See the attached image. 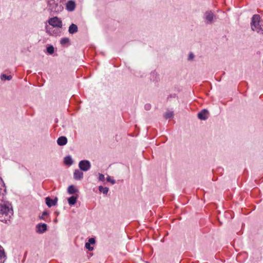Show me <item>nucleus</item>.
<instances>
[{"mask_svg":"<svg viewBox=\"0 0 263 263\" xmlns=\"http://www.w3.org/2000/svg\"><path fill=\"white\" fill-rule=\"evenodd\" d=\"M13 214L11 204L9 203L0 204V221L7 223L10 221Z\"/></svg>","mask_w":263,"mask_h":263,"instance_id":"f257e3e1","label":"nucleus"},{"mask_svg":"<svg viewBox=\"0 0 263 263\" xmlns=\"http://www.w3.org/2000/svg\"><path fill=\"white\" fill-rule=\"evenodd\" d=\"M260 18L259 15H254L252 18L251 26L253 31L263 34V20L260 21Z\"/></svg>","mask_w":263,"mask_h":263,"instance_id":"f03ea898","label":"nucleus"},{"mask_svg":"<svg viewBox=\"0 0 263 263\" xmlns=\"http://www.w3.org/2000/svg\"><path fill=\"white\" fill-rule=\"evenodd\" d=\"M55 0H49L48 1V9L52 12H58L61 11L63 7L62 5Z\"/></svg>","mask_w":263,"mask_h":263,"instance_id":"7ed1b4c3","label":"nucleus"},{"mask_svg":"<svg viewBox=\"0 0 263 263\" xmlns=\"http://www.w3.org/2000/svg\"><path fill=\"white\" fill-rule=\"evenodd\" d=\"M48 23L54 27L62 28V27L61 20L56 16L49 19Z\"/></svg>","mask_w":263,"mask_h":263,"instance_id":"20e7f679","label":"nucleus"},{"mask_svg":"<svg viewBox=\"0 0 263 263\" xmlns=\"http://www.w3.org/2000/svg\"><path fill=\"white\" fill-rule=\"evenodd\" d=\"M79 166L81 170L87 171L89 170L91 165L89 161L87 160H82L79 162Z\"/></svg>","mask_w":263,"mask_h":263,"instance_id":"39448f33","label":"nucleus"},{"mask_svg":"<svg viewBox=\"0 0 263 263\" xmlns=\"http://www.w3.org/2000/svg\"><path fill=\"white\" fill-rule=\"evenodd\" d=\"M36 232L39 233H43L47 230V224L45 223L38 224L36 226Z\"/></svg>","mask_w":263,"mask_h":263,"instance_id":"423d86ee","label":"nucleus"},{"mask_svg":"<svg viewBox=\"0 0 263 263\" xmlns=\"http://www.w3.org/2000/svg\"><path fill=\"white\" fill-rule=\"evenodd\" d=\"M58 201L57 198L52 200L50 197H48L46 198V203L48 207H51L52 206L55 205Z\"/></svg>","mask_w":263,"mask_h":263,"instance_id":"0eeeda50","label":"nucleus"},{"mask_svg":"<svg viewBox=\"0 0 263 263\" xmlns=\"http://www.w3.org/2000/svg\"><path fill=\"white\" fill-rule=\"evenodd\" d=\"M208 110L206 109H203L198 114V117L201 120H205L208 118Z\"/></svg>","mask_w":263,"mask_h":263,"instance_id":"6e6552de","label":"nucleus"},{"mask_svg":"<svg viewBox=\"0 0 263 263\" xmlns=\"http://www.w3.org/2000/svg\"><path fill=\"white\" fill-rule=\"evenodd\" d=\"M76 5L74 2L72 1H68L66 5V9L69 11H72L74 10Z\"/></svg>","mask_w":263,"mask_h":263,"instance_id":"1a4fd4ad","label":"nucleus"},{"mask_svg":"<svg viewBox=\"0 0 263 263\" xmlns=\"http://www.w3.org/2000/svg\"><path fill=\"white\" fill-rule=\"evenodd\" d=\"M83 177V173L79 170H77L75 171L73 174V177L76 180H80L82 179Z\"/></svg>","mask_w":263,"mask_h":263,"instance_id":"9d476101","label":"nucleus"},{"mask_svg":"<svg viewBox=\"0 0 263 263\" xmlns=\"http://www.w3.org/2000/svg\"><path fill=\"white\" fill-rule=\"evenodd\" d=\"M67 138L65 137H63V136L59 137L57 140L58 144L60 146L65 145L67 143Z\"/></svg>","mask_w":263,"mask_h":263,"instance_id":"9b49d317","label":"nucleus"},{"mask_svg":"<svg viewBox=\"0 0 263 263\" xmlns=\"http://www.w3.org/2000/svg\"><path fill=\"white\" fill-rule=\"evenodd\" d=\"M68 31L71 34H73L78 31V27L76 25L72 24L69 27Z\"/></svg>","mask_w":263,"mask_h":263,"instance_id":"f8f14e48","label":"nucleus"},{"mask_svg":"<svg viewBox=\"0 0 263 263\" xmlns=\"http://www.w3.org/2000/svg\"><path fill=\"white\" fill-rule=\"evenodd\" d=\"M67 191L69 194H73L77 192L78 190L73 185H71L68 187Z\"/></svg>","mask_w":263,"mask_h":263,"instance_id":"ddd939ff","label":"nucleus"},{"mask_svg":"<svg viewBox=\"0 0 263 263\" xmlns=\"http://www.w3.org/2000/svg\"><path fill=\"white\" fill-rule=\"evenodd\" d=\"M77 199V197L72 196L68 198V203L71 205H74L76 203Z\"/></svg>","mask_w":263,"mask_h":263,"instance_id":"4468645a","label":"nucleus"},{"mask_svg":"<svg viewBox=\"0 0 263 263\" xmlns=\"http://www.w3.org/2000/svg\"><path fill=\"white\" fill-rule=\"evenodd\" d=\"M206 19L209 22H211L213 18V14L211 12H206L205 13Z\"/></svg>","mask_w":263,"mask_h":263,"instance_id":"2eb2a0df","label":"nucleus"},{"mask_svg":"<svg viewBox=\"0 0 263 263\" xmlns=\"http://www.w3.org/2000/svg\"><path fill=\"white\" fill-rule=\"evenodd\" d=\"M64 162L67 165H71L72 163V160L70 156H67L64 159Z\"/></svg>","mask_w":263,"mask_h":263,"instance_id":"dca6fc26","label":"nucleus"},{"mask_svg":"<svg viewBox=\"0 0 263 263\" xmlns=\"http://www.w3.org/2000/svg\"><path fill=\"white\" fill-rule=\"evenodd\" d=\"M99 190L100 192L103 193L104 194H106L108 192V187H103L102 186H100L99 187Z\"/></svg>","mask_w":263,"mask_h":263,"instance_id":"f3484780","label":"nucleus"},{"mask_svg":"<svg viewBox=\"0 0 263 263\" xmlns=\"http://www.w3.org/2000/svg\"><path fill=\"white\" fill-rule=\"evenodd\" d=\"M5 253L3 248L0 246V259L5 257Z\"/></svg>","mask_w":263,"mask_h":263,"instance_id":"a211bd4d","label":"nucleus"},{"mask_svg":"<svg viewBox=\"0 0 263 263\" xmlns=\"http://www.w3.org/2000/svg\"><path fill=\"white\" fill-rule=\"evenodd\" d=\"M174 114L172 111L167 112L165 115V118L166 119L171 118L173 117Z\"/></svg>","mask_w":263,"mask_h":263,"instance_id":"6ab92c4d","label":"nucleus"},{"mask_svg":"<svg viewBox=\"0 0 263 263\" xmlns=\"http://www.w3.org/2000/svg\"><path fill=\"white\" fill-rule=\"evenodd\" d=\"M12 79L11 76H7L6 74H2L1 76V79L2 80H10Z\"/></svg>","mask_w":263,"mask_h":263,"instance_id":"aec40b11","label":"nucleus"},{"mask_svg":"<svg viewBox=\"0 0 263 263\" xmlns=\"http://www.w3.org/2000/svg\"><path fill=\"white\" fill-rule=\"evenodd\" d=\"M69 41V40L68 38H62L61 40L60 43L62 45H65L66 43H68Z\"/></svg>","mask_w":263,"mask_h":263,"instance_id":"412c9836","label":"nucleus"},{"mask_svg":"<svg viewBox=\"0 0 263 263\" xmlns=\"http://www.w3.org/2000/svg\"><path fill=\"white\" fill-rule=\"evenodd\" d=\"M47 51L49 54H52L54 52V48L53 46H49L47 47Z\"/></svg>","mask_w":263,"mask_h":263,"instance_id":"4be33fe9","label":"nucleus"},{"mask_svg":"<svg viewBox=\"0 0 263 263\" xmlns=\"http://www.w3.org/2000/svg\"><path fill=\"white\" fill-rule=\"evenodd\" d=\"M85 248L89 251H92L93 249V247L90 246V244L89 243V242H86Z\"/></svg>","mask_w":263,"mask_h":263,"instance_id":"5701e85b","label":"nucleus"},{"mask_svg":"<svg viewBox=\"0 0 263 263\" xmlns=\"http://www.w3.org/2000/svg\"><path fill=\"white\" fill-rule=\"evenodd\" d=\"M106 180L108 182H110L112 184H114L115 183V181L114 179H112L109 176L107 177L106 178Z\"/></svg>","mask_w":263,"mask_h":263,"instance_id":"b1692460","label":"nucleus"},{"mask_svg":"<svg viewBox=\"0 0 263 263\" xmlns=\"http://www.w3.org/2000/svg\"><path fill=\"white\" fill-rule=\"evenodd\" d=\"M47 215H48V213L47 212H46V211L43 212L41 216H40V219H44L45 216Z\"/></svg>","mask_w":263,"mask_h":263,"instance_id":"393cba45","label":"nucleus"},{"mask_svg":"<svg viewBox=\"0 0 263 263\" xmlns=\"http://www.w3.org/2000/svg\"><path fill=\"white\" fill-rule=\"evenodd\" d=\"M105 179L104 175L102 174H99V179L101 181H104Z\"/></svg>","mask_w":263,"mask_h":263,"instance_id":"a878e982","label":"nucleus"},{"mask_svg":"<svg viewBox=\"0 0 263 263\" xmlns=\"http://www.w3.org/2000/svg\"><path fill=\"white\" fill-rule=\"evenodd\" d=\"M90 244H94L95 243V239L93 238H90L88 240V242Z\"/></svg>","mask_w":263,"mask_h":263,"instance_id":"bb28decb","label":"nucleus"},{"mask_svg":"<svg viewBox=\"0 0 263 263\" xmlns=\"http://www.w3.org/2000/svg\"><path fill=\"white\" fill-rule=\"evenodd\" d=\"M194 58V54L193 53H191L190 54H189V60H192Z\"/></svg>","mask_w":263,"mask_h":263,"instance_id":"cd10ccee","label":"nucleus"},{"mask_svg":"<svg viewBox=\"0 0 263 263\" xmlns=\"http://www.w3.org/2000/svg\"><path fill=\"white\" fill-rule=\"evenodd\" d=\"M150 107H151V105H150V104H146V105H145V108L146 109H149Z\"/></svg>","mask_w":263,"mask_h":263,"instance_id":"c85d7f7f","label":"nucleus"}]
</instances>
